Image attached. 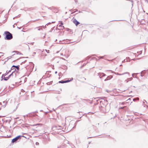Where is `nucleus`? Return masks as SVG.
I'll use <instances>...</instances> for the list:
<instances>
[{"label":"nucleus","instance_id":"41","mask_svg":"<svg viewBox=\"0 0 148 148\" xmlns=\"http://www.w3.org/2000/svg\"><path fill=\"white\" fill-rule=\"evenodd\" d=\"M90 142H89V144H90Z\"/></svg>","mask_w":148,"mask_h":148},{"label":"nucleus","instance_id":"4","mask_svg":"<svg viewBox=\"0 0 148 148\" xmlns=\"http://www.w3.org/2000/svg\"><path fill=\"white\" fill-rule=\"evenodd\" d=\"M106 74L103 73H98V76L101 79L102 77L104 76Z\"/></svg>","mask_w":148,"mask_h":148},{"label":"nucleus","instance_id":"15","mask_svg":"<svg viewBox=\"0 0 148 148\" xmlns=\"http://www.w3.org/2000/svg\"><path fill=\"white\" fill-rule=\"evenodd\" d=\"M136 73H133V74H132V76L133 77H136V76H135V75H136Z\"/></svg>","mask_w":148,"mask_h":148},{"label":"nucleus","instance_id":"19","mask_svg":"<svg viewBox=\"0 0 148 148\" xmlns=\"http://www.w3.org/2000/svg\"><path fill=\"white\" fill-rule=\"evenodd\" d=\"M45 51L47 53H49V50H45Z\"/></svg>","mask_w":148,"mask_h":148},{"label":"nucleus","instance_id":"5","mask_svg":"<svg viewBox=\"0 0 148 148\" xmlns=\"http://www.w3.org/2000/svg\"><path fill=\"white\" fill-rule=\"evenodd\" d=\"M73 23L77 26L79 24V23L75 19H73Z\"/></svg>","mask_w":148,"mask_h":148},{"label":"nucleus","instance_id":"8","mask_svg":"<svg viewBox=\"0 0 148 148\" xmlns=\"http://www.w3.org/2000/svg\"><path fill=\"white\" fill-rule=\"evenodd\" d=\"M70 81L69 80H66L65 81L62 80V81H59V83H66V82H70Z\"/></svg>","mask_w":148,"mask_h":148},{"label":"nucleus","instance_id":"13","mask_svg":"<svg viewBox=\"0 0 148 148\" xmlns=\"http://www.w3.org/2000/svg\"><path fill=\"white\" fill-rule=\"evenodd\" d=\"M59 27H61V29H62L64 28V26H62V25H61V24L59 26Z\"/></svg>","mask_w":148,"mask_h":148},{"label":"nucleus","instance_id":"38","mask_svg":"<svg viewBox=\"0 0 148 148\" xmlns=\"http://www.w3.org/2000/svg\"><path fill=\"white\" fill-rule=\"evenodd\" d=\"M91 138V137H89V138Z\"/></svg>","mask_w":148,"mask_h":148},{"label":"nucleus","instance_id":"7","mask_svg":"<svg viewBox=\"0 0 148 148\" xmlns=\"http://www.w3.org/2000/svg\"><path fill=\"white\" fill-rule=\"evenodd\" d=\"M13 73V72H12V73L8 77H4V80L5 81L8 80L12 75Z\"/></svg>","mask_w":148,"mask_h":148},{"label":"nucleus","instance_id":"10","mask_svg":"<svg viewBox=\"0 0 148 148\" xmlns=\"http://www.w3.org/2000/svg\"><path fill=\"white\" fill-rule=\"evenodd\" d=\"M116 75H123L125 74H126V73H128V72H126V73H123V74H119V73H116V72H113Z\"/></svg>","mask_w":148,"mask_h":148},{"label":"nucleus","instance_id":"29","mask_svg":"<svg viewBox=\"0 0 148 148\" xmlns=\"http://www.w3.org/2000/svg\"><path fill=\"white\" fill-rule=\"evenodd\" d=\"M125 107V106H124V107H122L120 108V109H123V108H124V107Z\"/></svg>","mask_w":148,"mask_h":148},{"label":"nucleus","instance_id":"40","mask_svg":"<svg viewBox=\"0 0 148 148\" xmlns=\"http://www.w3.org/2000/svg\"><path fill=\"white\" fill-rule=\"evenodd\" d=\"M1 103L0 102V104H1Z\"/></svg>","mask_w":148,"mask_h":148},{"label":"nucleus","instance_id":"37","mask_svg":"<svg viewBox=\"0 0 148 148\" xmlns=\"http://www.w3.org/2000/svg\"><path fill=\"white\" fill-rule=\"evenodd\" d=\"M84 78V79L85 80H86V78Z\"/></svg>","mask_w":148,"mask_h":148},{"label":"nucleus","instance_id":"36","mask_svg":"<svg viewBox=\"0 0 148 148\" xmlns=\"http://www.w3.org/2000/svg\"><path fill=\"white\" fill-rule=\"evenodd\" d=\"M145 106H146V104H145V105L144 106V107H145Z\"/></svg>","mask_w":148,"mask_h":148},{"label":"nucleus","instance_id":"6","mask_svg":"<svg viewBox=\"0 0 148 148\" xmlns=\"http://www.w3.org/2000/svg\"><path fill=\"white\" fill-rule=\"evenodd\" d=\"M13 67H15V68H16L18 70H19V67L18 66L13 65L11 69V70H14L12 72H13L16 70L15 69L12 68Z\"/></svg>","mask_w":148,"mask_h":148},{"label":"nucleus","instance_id":"9","mask_svg":"<svg viewBox=\"0 0 148 148\" xmlns=\"http://www.w3.org/2000/svg\"><path fill=\"white\" fill-rule=\"evenodd\" d=\"M43 27V28H45V27H46V25H45V26H40L39 27H36V28H38V30H40V29H42V27Z\"/></svg>","mask_w":148,"mask_h":148},{"label":"nucleus","instance_id":"3","mask_svg":"<svg viewBox=\"0 0 148 148\" xmlns=\"http://www.w3.org/2000/svg\"><path fill=\"white\" fill-rule=\"evenodd\" d=\"M53 128H55L56 130H62L63 131H64L63 130V128H62L61 126H55L53 127Z\"/></svg>","mask_w":148,"mask_h":148},{"label":"nucleus","instance_id":"14","mask_svg":"<svg viewBox=\"0 0 148 148\" xmlns=\"http://www.w3.org/2000/svg\"><path fill=\"white\" fill-rule=\"evenodd\" d=\"M55 22H52L51 23L49 22V23H47V24H46V25H48L51 24V23H54Z\"/></svg>","mask_w":148,"mask_h":148},{"label":"nucleus","instance_id":"34","mask_svg":"<svg viewBox=\"0 0 148 148\" xmlns=\"http://www.w3.org/2000/svg\"><path fill=\"white\" fill-rule=\"evenodd\" d=\"M54 8L52 7V8H51V9L52 10V8Z\"/></svg>","mask_w":148,"mask_h":148},{"label":"nucleus","instance_id":"28","mask_svg":"<svg viewBox=\"0 0 148 148\" xmlns=\"http://www.w3.org/2000/svg\"><path fill=\"white\" fill-rule=\"evenodd\" d=\"M136 99H133V101H136Z\"/></svg>","mask_w":148,"mask_h":148},{"label":"nucleus","instance_id":"18","mask_svg":"<svg viewBox=\"0 0 148 148\" xmlns=\"http://www.w3.org/2000/svg\"><path fill=\"white\" fill-rule=\"evenodd\" d=\"M145 102L146 103H147V101L145 100H144L143 101V103H145Z\"/></svg>","mask_w":148,"mask_h":148},{"label":"nucleus","instance_id":"25","mask_svg":"<svg viewBox=\"0 0 148 148\" xmlns=\"http://www.w3.org/2000/svg\"><path fill=\"white\" fill-rule=\"evenodd\" d=\"M106 92H110V91H109V90H106Z\"/></svg>","mask_w":148,"mask_h":148},{"label":"nucleus","instance_id":"16","mask_svg":"<svg viewBox=\"0 0 148 148\" xmlns=\"http://www.w3.org/2000/svg\"><path fill=\"white\" fill-rule=\"evenodd\" d=\"M128 60H127V59H125L123 61V62H127Z\"/></svg>","mask_w":148,"mask_h":148},{"label":"nucleus","instance_id":"31","mask_svg":"<svg viewBox=\"0 0 148 148\" xmlns=\"http://www.w3.org/2000/svg\"><path fill=\"white\" fill-rule=\"evenodd\" d=\"M136 100H139V98H136Z\"/></svg>","mask_w":148,"mask_h":148},{"label":"nucleus","instance_id":"27","mask_svg":"<svg viewBox=\"0 0 148 148\" xmlns=\"http://www.w3.org/2000/svg\"><path fill=\"white\" fill-rule=\"evenodd\" d=\"M60 24H61V25H62L63 24V23L62 22H61Z\"/></svg>","mask_w":148,"mask_h":148},{"label":"nucleus","instance_id":"2","mask_svg":"<svg viewBox=\"0 0 148 148\" xmlns=\"http://www.w3.org/2000/svg\"><path fill=\"white\" fill-rule=\"evenodd\" d=\"M21 137L20 136H19L16 137L15 138L13 139L12 140V143H14L16 141L18 140L19 139L20 137Z\"/></svg>","mask_w":148,"mask_h":148},{"label":"nucleus","instance_id":"22","mask_svg":"<svg viewBox=\"0 0 148 148\" xmlns=\"http://www.w3.org/2000/svg\"><path fill=\"white\" fill-rule=\"evenodd\" d=\"M36 53V52H34V53H33V56H34L35 55Z\"/></svg>","mask_w":148,"mask_h":148},{"label":"nucleus","instance_id":"43","mask_svg":"<svg viewBox=\"0 0 148 148\" xmlns=\"http://www.w3.org/2000/svg\"><path fill=\"white\" fill-rule=\"evenodd\" d=\"M1 116H0V117H1Z\"/></svg>","mask_w":148,"mask_h":148},{"label":"nucleus","instance_id":"32","mask_svg":"<svg viewBox=\"0 0 148 148\" xmlns=\"http://www.w3.org/2000/svg\"><path fill=\"white\" fill-rule=\"evenodd\" d=\"M26 61L25 60L24 62H22V63H25V62H26Z\"/></svg>","mask_w":148,"mask_h":148},{"label":"nucleus","instance_id":"42","mask_svg":"<svg viewBox=\"0 0 148 148\" xmlns=\"http://www.w3.org/2000/svg\"><path fill=\"white\" fill-rule=\"evenodd\" d=\"M1 109V108H0V110Z\"/></svg>","mask_w":148,"mask_h":148},{"label":"nucleus","instance_id":"11","mask_svg":"<svg viewBox=\"0 0 148 148\" xmlns=\"http://www.w3.org/2000/svg\"><path fill=\"white\" fill-rule=\"evenodd\" d=\"M132 77L128 78L127 79L125 80V82L127 83L129 81L132 80Z\"/></svg>","mask_w":148,"mask_h":148},{"label":"nucleus","instance_id":"12","mask_svg":"<svg viewBox=\"0 0 148 148\" xmlns=\"http://www.w3.org/2000/svg\"><path fill=\"white\" fill-rule=\"evenodd\" d=\"M112 75H110L108 76L107 78L108 79V80L110 79L111 78H112Z\"/></svg>","mask_w":148,"mask_h":148},{"label":"nucleus","instance_id":"26","mask_svg":"<svg viewBox=\"0 0 148 148\" xmlns=\"http://www.w3.org/2000/svg\"><path fill=\"white\" fill-rule=\"evenodd\" d=\"M36 145H38L39 144V143L38 142H36Z\"/></svg>","mask_w":148,"mask_h":148},{"label":"nucleus","instance_id":"23","mask_svg":"<svg viewBox=\"0 0 148 148\" xmlns=\"http://www.w3.org/2000/svg\"><path fill=\"white\" fill-rule=\"evenodd\" d=\"M108 78L107 77V78L105 80H104V81H106L107 80H108Z\"/></svg>","mask_w":148,"mask_h":148},{"label":"nucleus","instance_id":"24","mask_svg":"<svg viewBox=\"0 0 148 148\" xmlns=\"http://www.w3.org/2000/svg\"><path fill=\"white\" fill-rule=\"evenodd\" d=\"M21 91L22 92H25V91L23 89L21 90Z\"/></svg>","mask_w":148,"mask_h":148},{"label":"nucleus","instance_id":"30","mask_svg":"<svg viewBox=\"0 0 148 148\" xmlns=\"http://www.w3.org/2000/svg\"><path fill=\"white\" fill-rule=\"evenodd\" d=\"M103 56H101V57L100 56V57H99V58H103Z\"/></svg>","mask_w":148,"mask_h":148},{"label":"nucleus","instance_id":"21","mask_svg":"<svg viewBox=\"0 0 148 148\" xmlns=\"http://www.w3.org/2000/svg\"><path fill=\"white\" fill-rule=\"evenodd\" d=\"M48 82L47 83V84L49 85V84H50V83H51V82Z\"/></svg>","mask_w":148,"mask_h":148},{"label":"nucleus","instance_id":"39","mask_svg":"<svg viewBox=\"0 0 148 148\" xmlns=\"http://www.w3.org/2000/svg\"><path fill=\"white\" fill-rule=\"evenodd\" d=\"M147 106V107H148V106Z\"/></svg>","mask_w":148,"mask_h":148},{"label":"nucleus","instance_id":"20","mask_svg":"<svg viewBox=\"0 0 148 148\" xmlns=\"http://www.w3.org/2000/svg\"><path fill=\"white\" fill-rule=\"evenodd\" d=\"M11 71V70H9L8 71V72H7V73H6V74L5 75H6V74H8V73H9Z\"/></svg>","mask_w":148,"mask_h":148},{"label":"nucleus","instance_id":"17","mask_svg":"<svg viewBox=\"0 0 148 148\" xmlns=\"http://www.w3.org/2000/svg\"><path fill=\"white\" fill-rule=\"evenodd\" d=\"M125 103V102H123L122 103H119V104H124Z\"/></svg>","mask_w":148,"mask_h":148},{"label":"nucleus","instance_id":"33","mask_svg":"<svg viewBox=\"0 0 148 148\" xmlns=\"http://www.w3.org/2000/svg\"><path fill=\"white\" fill-rule=\"evenodd\" d=\"M57 71H56L55 72V73L56 74L57 73Z\"/></svg>","mask_w":148,"mask_h":148},{"label":"nucleus","instance_id":"1","mask_svg":"<svg viewBox=\"0 0 148 148\" xmlns=\"http://www.w3.org/2000/svg\"><path fill=\"white\" fill-rule=\"evenodd\" d=\"M4 34L5 35V39L10 40L12 38V35L10 32L6 31L5 32Z\"/></svg>","mask_w":148,"mask_h":148},{"label":"nucleus","instance_id":"35","mask_svg":"<svg viewBox=\"0 0 148 148\" xmlns=\"http://www.w3.org/2000/svg\"><path fill=\"white\" fill-rule=\"evenodd\" d=\"M18 117H17L16 118V119H18Z\"/></svg>","mask_w":148,"mask_h":148}]
</instances>
